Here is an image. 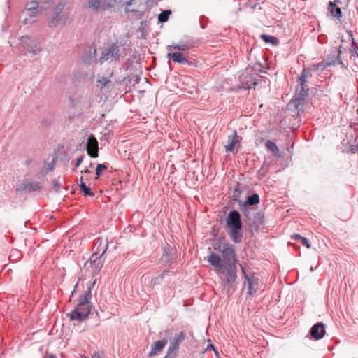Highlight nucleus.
Segmentation results:
<instances>
[{"label":"nucleus","instance_id":"f257e3e1","mask_svg":"<svg viewBox=\"0 0 358 358\" xmlns=\"http://www.w3.org/2000/svg\"><path fill=\"white\" fill-rule=\"evenodd\" d=\"M336 64L355 71L358 69V53L355 50H346L340 45L332 48L327 59L320 66L325 68Z\"/></svg>","mask_w":358,"mask_h":358},{"label":"nucleus","instance_id":"f03ea898","mask_svg":"<svg viewBox=\"0 0 358 358\" xmlns=\"http://www.w3.org/2000/svg\"><path fill=\"white\" fill-rule=\"evenodd\" d=\"M217 249L222 252L224 261L218 255L213 252L207 257V261L214 267L216 273L220 275L223 273L224 265L236 264V259L235 252L230 245L225 243L222 248Z\"/></svg>","mask_w":358,"mask_h":358},{"label":"nucleus","instance_id":"7ed1b4c3","mask_svg":"<svg viewBox=\"0 0 358 358\" xmlns=\"http://www.w3.org/2000/svg\"><path fill=\"white\" fill-rule=\"evenodd\" d=\"M90 298L91 289L89 288L84 294L83 297L79 301L76 309L71 313L68 314L71 321H83L88 317L91 310V305L90 301Z\"/></svg>","mask_w":358,"mask_h":358},{"label":"nucleus","instance_id":"20e7f679","mask_svg":"<svg viewBox=\"0 0 358 358\" xmlns=\"http://www.w3.org/2000/svg\"><path fill=\"white\" fill-rule=\"evenodd\" d=\"M241 268L244 273L245 278L247 281V289H248V294L250 296H253L254 294L257 292L258 290V285H259V278L256 277L253 273L247 275L245 273V269L243 266H241Z\"/></svg>","mask_w":358,"mask_h":358},{"label":"nucleus","instance_id":"39448f33","mask_svg":"<svg viewBox=\"0 0 358 358\" xmlns=\"http://www.w3.org/2000/svg\"><path fill=\"white\" fill-rule=\"evenodd\" d=\"M227 271L226 280L223 284L224 289H227V292L229 291V287L232 286V284L235 282L236 279V264L224 265L223 270Z\"/></svg>","mask_w":358,"mask_h":358},{"label":"nucleus","instance_id":"423d86ee","mask_svg":"<svg viewBox=\"0 0 358 358\" xmlns=\"http://www.w3.org/2000/svg\"><path fill=\"white\" fill-rule=\"evenodd\" d=\"M227 224L229 229L240 230L241 228V222L240 214L236 210L231 211L227 219Z\"/></svg>","mask_w":358,"mask_h":358},{"label":"nucleus","instance_id":"0eeeda50","mask_svg":"<svg viewBox=\"0 0 358 358\" xmlns=\"http://www.w3.org/2000/svg\"><path fill=\"white\" fill-rule=\"evenodd\" d=\"M97 254H92L90 259L86 262L85 266H90L94 274H96L101 269L103 262Z\"/></svg>","mask_w":358,"mask_h":358},{"label":"nucleus","instance_id":"6e6552de","mask_svg":"<svg viewBox=\"0 0 358 358\" xmlns=\"http://www.w3.org/2000/svg\"><path fill=\"white\" fill-rule=\"evenodd\" d=\"M108 245L107 238H98L94 243L93 254H97L98 256L102 257L106 252Z\"/></svg>","mask_w":358,"mask_h":358},{"label":"nucleus","instance_id":"1a4fd4ad","mask_svg":"<svg viewBox=\"0 0 358 358\" xmlns=\"http://www.w3.org/2000/svg\"><path fill=\"white\" fill-rule=\"evenodd\" d=\"M324 325L322 322L317 323L310 329V336L315 340L322 338L325 334Z\"/></svg>","mask_w":358,"mask_h":358},{"label":"nucleus","instance_id":"9d476101","mask_svg":"<svg viewBox=\"0 0 358 358\" xmlns=\"http://www.w3.org/2000/svg\"><path fill=\"white\" fill-rule=\"evenodd\" d=\"M87 151L90 157L93 158L98 157V141L94 136L90 137L87 141Z\"/></svg>","mask_w":358,"mask_h":358},{"label":"nucleus","instance_id":"9b49d317","mask_svg":"<svg viewBox=\"0 0 358 358\" xmlns=\"http://www.w3.org/2000/svg\"><path fill=\"white\" fill-rule=\"evenodd\" d=\"M21 42L23 44L24 48L29 52L36 54L41 50L40 48L38 47L29 36H22L21 38Z\"/></svg>","mask_w":358,"mask_h":358},{"label":"nucleus","instance_id":"f8f14e48","mask_svg":"<svg viewBox=\"0 0 358 358\" xmlns=\"http://www.w3.org/2000/svg\"><path fill=\"white\" fill-rule=\"evenodd\" d=\"M167 58L172 59L173 62L182 64H189L187 57L181 52H176L169 51L167 54Z\"/></svg>","mask_w":358,"mask_h":358},{"label":"nucleus","instance_id":"ddd939ff","mask_svg":"<svg viewBox=\"0 0 358 358\" xmlns=\"http://www.w3.org/2000/svg\"><path fill=\"white\" fill-rule=\"evenodd\" d=\"M238 138L239 136L236 131L232 135L228 136L227 144L224 145L226 152H234L235 145L239 141Z\"/></svg>","mask_w":358,"mask_h":358},{"label":"nucleus","instance_id":"4468645a","mask_svg":"<svg viewBox=\"0 0 358 358\" xmlns=\"http://www.w3.org/2000/svg\"><path fill=\"white\" fill-rule=\"evenodd\" d=\"M42 189V185L38 182H29L20 185L19 189L25 192H31Z\"/></svg>","mask_w":358,"mask_h":358},{"label":"nucleus","instance_id":"2eb2a0df","mask_svg":"<svg viewBox=\"0 0 358 358\" xmlns=\"http://www.w3.org/2000/svg\"><path fill=\"white\" fill-rule=\"evenodd\" d=\"M167 343V340L163 339L162 341H157L151 345V350L149 352V356L152 357L157 355L160 352Z\"/></svg>","mask_w":358,"mask_h":358},{"label":"nucleus","instance_id":"dca6fc26","mask_svg":"<svg viewBox=\"0 0 358 358\" xmlns=\"http://www.w3.org/2000/svg\"><path fill=\"white\" fill-rule=\"evenodd\" d=\"M338 3V0H335V2H329V10L331 15L337 19H340L342 17V13L341 8L336 6V3Z\"/></svg>","mask_w":358,"mask_h":358},{"label":"nucleus","instance_id":"f3484780","mask_svg":"<svg viewBox=\"0 0 358 358\" xmlns=\"http://www.w3.org/2000/svg\"><path fill=\"white\" fill-rule=\"evenodd\" d=\"M31 6L27 7L24 11L23 14L29 17L30 18L36 16V13H38V3L37 2H32L31 3Z\"/></svg>","mask_w":358,"mask_h":358},{"label":"nucleus","instance_id":"a211bd4d","mask_svg":"<svg viewBox=\"0 0 358 358\" xmlns=\"http://www.w3.org/2000/svg\"><path fill=\"white\" fill-rule=\"evenodd\" d=\"M266 148L272 153L274 157H280V153L276 143L272 141H267L266 143Z\"/></svg>","mask_w":358,"mask_h":358},{"label":"nucleus","instance_id":"6ab92c4d","mask_svg":"<svg viewBox=\"0 0 358 358\" xmlns=\"http://www.w3.org/2000/svg\"><path fill=\"white\" fill-rule=\"evenodd\" d=\"M310 76H311L310 70L304 69L299 78L302 90H305L307 87V79Z\"/></svg>","mask_w":358,"mask_h":358},{"label":"nucleus","instance_id":"aec40b11","mask_svg":"<svg viewBox=\"0 0 358 358\" xmlns=\"http://www.w3.org/2000/svg\"><path fill=\"white\" fill-rule=\"evenodd\" d=\"M260 38L266 43H271L273 45H278L279 43L278 39L273 36H269L266 34H262Z\"/></svg>","mask_w":358,"mask_h":358},{"label":"nucleus","instance_id":"412c9836","mask_svg":"<svg viewBox=\"0 0 358 358\" xmlns=\"http://www.w3.org/2000/svg\"><path fill=\"white\" fill-rule=\"evenodd\" d=\"M83 177L80 178V189L83 192L85 196H94V194L91 191V189L90 187L87 186L84 182H83Z\"/></svg>","mask_w":358,"mask_h":358},{"label":"nucleus","instance_id":"4be33fe9","mask_svg":"<svg viewBox=\"0 0 358 358\" xmlns=\"http://www.w3.org/2000/svg\"><path fill=\"white\" fill-rule=\"evenodd\" d=\"M189 49V45L186 44H182V45H171L169 46V51H173V50H182L185 51Z\"/></svg>","mask_w":358,"mask_h":358},{"label":"nucleus","instance_id":"5701e85b","mask_svg":"<svg viewBox=\"0 0 358 358\" xmlns=\"http://www.w3.org/2000/svg\"><path fill=\"white\" fill-rule=\"evenodd\" d=\"M259 202V196L257 194H253L249 196L247 199V203L250 205H256Z\"/></svg>","mask_w":358,"mask_h":358},{"label":"nucleus","instance_id":"b1692460","mask_svg":"<svg viewBox=\"0 0 358 358\" xmlns=\"http://www.w3.org/2000/svg\"><path fill=\"white\" fill-rule=\"evenodd\" d=\"M171 10H164L158 16V20L160 22H165L168 20L169 15H171Z\"/></svg>","mask_w":358,"mask_h":358},{"label":"nucleus","instance_id":"393cba45","mask_svg":"<svg viewBox=\"0 0 358 358\" xmlns=\"http://www.w3.org/2000/svg\"><path fill=\"white\" fill-rule=\"evenodd\" d=\"M115 3V0H101V9H106L112 7Z\"/></svg>","mask_w":358,"mask_h":358},{"label":"nucleus","instance_id":"a878e982","mask_svg":"<svg viewBox=\"0 0 358 358\" xmlns=\"http://www.w3.org/2000/svg\"><path fill=\"white\" fill-rule=\"evenodd\" d=\"M88 4L93 9H101V0H89Z\"/></svg>","mask_w":358,"mask_h":358},{"label":"nucleus","instance_id":"bb28decb","mask_svg":"<svg viewBox=\"0 0 358 358\" xmlns=\"http://www.w3.org/2000/svg\"><path fill=\"white\" fill-rule=\"evenodd\" d=\"M230 230L231 238L234 242H239L241 241V234L239 233V230H236L234 229H230Z\"/></svg>","mask_w":358,"mask_h":358},{"label":"nucleus","instance_id":"cd10ccee","mask_svg":"<svg viewBox=\"0 0 358 358\" xmlns=\"http://www.w3.org/2000/svg\"><path fill=\"white\" fill-rule=\"evenodd\" d=\"M185 338V334L182 331H181L178 336L174 338L172 342H173L175 344H177L178 346L180 343H181Z\"/></svg>","mask_w":358,"mask_h":358},{"label":"nucleus","instance_id":"c85d7f7f","mask_svg":"<svg viewBox=\"0 0 358 358\" xmlns=\"http://www.w3.org/2000/svg\"><path fill=\"white\" fill-rule=\"evenodd\" d=\"M178 346L177 345V344H175L173 342H172L171 344L170 345V346L168 348L167 354H166L165 357L169 358V356L173 352H175L178 349Z\"/></svg>","mask_w":358,"mask_h":358},{"label":"nucleus","instance_id":"c756f323","mask_svg":"<svg viewBox=\"0 0 358 358\" xmlns=\"http://www.w3.org/2000/svg\"><path fill=\"white\" fill-rule=\"evenodd\" d=\"M136 0H130L129 1H128L127 3H126V6H125V12L126 13H130V12H137L138 11V8H132L131 7V4L134 3V1H135Z\"/></svg>","mask_w":358,"mask_h":358},{"label":"nucleus","instance_id":"7c9ffc66","mask_svg":"<svg viewBox=\"0 0 358 358\" xmlns=\"http://www.w3.org/2000/svg\"><path fill=\"white\" fill-rule=\"evenodd\" d=\"M107 169V166L105 165V164H99L96 166V178L101 176V172L103 171V170H106Z\"/></svg>","mask_w":358,"mask_h":358},{"label":"nucleus","instance_id":"2f4dec72","mask_svg":"<svg viewBox=\"0 0 358 358\" xmlns=\"http://www.w3.org/2000/svg\"><path fill=\"white\" fill-rule=\"evenodd\" d=\"M257 2L256 3H253L251 0L248 1V5L250 6V7L251 8V9L254 10L257 4H259L260 3H262L261 1H259V0H256Z\"/></svg>","mask_w":358,"mask_h":358},{"label":"nucleus","instance_id":"473e14b6","mask_svg":"<svg viewBox=\"0 0 358 358\" xmlns=\"http://www.w3.org/2000/svg\"><path fill=\"white\" fill-rule=\"evenodd\" d=\"M301 243L306 246L307 248H310V243L309 242V241L305 238V237H303L302 239L301 240Z\"/></svg>","mask_w":358,"mask_h":358},{"label":"nucleus","instance_id":"72a5a7b5","mask_svg":"<svg viewBox=\"0 0 358 358\" xmlns=\"http://www.w3.org/2000/svg\"><path fill=\"white\" fill-rule=\"evenodd\" d=\"M52 185L56 192H59L60 189V184L57 180H53Z\"/></svg>","mask_w":358,"mask_h":358},{"label":"nucleus","instance_id":"f704fd0d","mask_svg":"<svg viewBox=\"0 0 358 358\" xmlns=\"http://www.w3.org/2000/svg\"><path fill=\"white\" fill-rule=\"evenodd\" d=\"M83 156H80V157H77L76 163V167H78V166H79L80 165V164L83 162Z\"/></svg>","mask_w":358,"mask_h":358},{"label":"nucleus","instance_id":"c9c22d12","mask_svg":"<svg viewBox=\"0 0 358 358\" xmlns=\"http://www.w3.org/2000/svg\"><path fill=\"white\" fill-rule=\"evenodd\" d=\"M257 83L256 81H254L252 83H251L250 84H248V83H246V87L245 88L247 89H250V88H252V87H255V86L257 85Z\"/></svg>","mask_w":358,"mask_h":358},{"label":"nucleus","instance_id":"e433bc0d","mask_svg":"<svg viewBox=\"0 0 358 358\" xmlns=\"http://www.w3.org/2000/svg\"><path fill=\"white\" fill-rule=\"evenodd\" d=\"M303 238V236H300L299 234H294V235L292 236V238L294 239V240H301Z\"/></svg>","mask_w":358,"mask_h":358},{"label":"nucleus","instance_id":"4c0bfd02","mask_svg":"<svg viewBox=\"0 0 358 358\" xmlns=\"http://www.w3.org/2000/svg\"><path fill=\"white\" fill-rule=\"evenodd\" d=\"M99 82L101 83V85H106L108 80L106 78H103L101 80H99Z\"/></svg>","mask_w":358,"mask_h":358},{"label":"nucleus","instance_id":"58836bf2","mask_svg":"<svg viewBox=\"0 0 358 358\" xmlns=\"http://www.w3.org/2000/svg\"><path fill=\"white\" fill-rule=\"evenodd\" d=\"M163 278L162 276H159V277H157L156 278H155L154 280H152V282H153L154 284L158 282L159 280H161Z\"/></svg>","mask_w":358,"mask_h":358},{"label":"nucleus","instance_id":"ea45409f","mask_svg":"<svg viewBox=\"0 0 358 358\" xmlns=\"http://www.w3.org/2000/svg\"><path fill=\"white\" fill-rule=\"evenodd\" d=\"M53 169V165L52 164H48L47 171H51Z\"/></svg>","mask_w":358,"mask_h":358},{"label":"nucleus","instance_id":"a19ab883","mask_svg":"<svg viewBox=\"0 0 358 358\" xmlns=\"http://www.w3.org/2000/svg\"><path fill=\"white\" fill-rule=\"evenodd\" d=\"M31 162H32V161H31V159H27V160L25 161V164H26L27 166H29V165L31 163Z\"/></svg>","mask_w":358,"mask_h":358},{"label":"nucleus","instance_id":"79ce46f5","mask_svg":"<svg viewBox=\"0 0 358 358\" xmlns=\"http://www.w3.org/2000/svg\"><path fill=\"white\" fill-rule=\"evenodd\" d=\"M28 22V19L27 18H25L24 20V24H27Z\"/></svg>","mask_w":358,"mask_h":358},{"label":"nucleus","instance_id":"37998d69","mask_svg":"<svg viewBox=\"0 0 358 358\" xmlns=\"http://www.w3.org/2000/svg\"><path fill=\"white\" fill-rule=\"evenodd\" d=\"M164 358H166V357H164Z\"/></svg>","mask_w":358,"mask_h":358}]
</instances>
